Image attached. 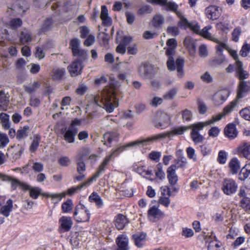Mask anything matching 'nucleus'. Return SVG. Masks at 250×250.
<instances>
[{"mask_svg":"<svg viewBox=\"0 0 250 250\" xmlns=\"http://www.w3.org/2000/svg\"><path fill=\"white\" fill-rule=\"evenodd\" d=\"M92 106L102 107L109 113L113 112L118 106L115 85L111 83L97 95L93 96L91 101L87 105L86 109H89Z\"/></svg>","mask_w":250,"mask_h":250,"instance_id":"obj_1","label":"nucleus"},{"mask_svg":"<svg viewBox=\"0 0 250 250\" xmlns=\"http://www.w3.org/2000/svg\"><path fill=\"white\" fill-rule=\"evenodd\" d=\"M234 105L235 104L232 103L231 104L225 106L223 109L222 113L213 116L211 119L206 122H199L190 125L189 128H192L190 136L192 141L196 144L201 142L203 140V137L199 133V131L202 130L204 127L209 125L220 120L223 117L231 112Z\"/></svg>","mask_w":250,"mask_h":250,"instance_id":"obj_2","label":"nucleus"},{"mask_svg":"<svg viewBox=\"0 0 250 250\" xmlns=\"http://www.w3.org/2000/svg\"><path fill=\"white\" fill-rule=\"evenodd\" d=\"M137 140H136L135 141L127 144L126 145L120 146L116 149L113 150L110 154L108 156H106L104 159L103 162L99 166L97 172L90 179H89V181L91 183L93 180H95L96 178H98L102 173H104L105 172V169L107 167V166L111 161L112 157L117 152H121L127 147H133L137 146H139V144H137Z\"/></svg>","mask_w":250,"mask_h":250,"instance_id":"obj_3","label":"nucleus"},{"mask_svg":"<svg viewBox=\"0 0 250 250\" xmlns=\"http://www.w3.org/2000/svg\"><path fill=\"white\" fill-rule=\"evenodd\" d=\"M189 127L190 126L178 127L173 129L171 131L166 133L157 134L145 139L137 140V144H139V145L142 146H146L152 144L154 142L157 141L158 140L166 137H170L174 135H181L183 134L185 131L189 129Z\"/></svg>","mask_w":250,"mask_h":250,"instance_id":"obj_4","label":"nucleus"},{"mask_svg":"<svg viewBox=\"0 0 250 250\" xmlns=\"http://www.w3.org/2000/svg\"><path fill=\"white\" fill-rule=\"evenodd\" d=\"M90 217V211L86 207L81 204L76 206L74 218L77 222H86L89 221Z\"/></svg>","mask_w":250,"mask_h":250,"instance_id":"obj_5","label":"nucleus"},{"mask_svg":"<svg viewBox=\"0 0 250 250\" xmlns=\"http://www.w3.org/2000/svg\"><path fill=\"white\" fill-rule=\"evenodd\" d=\"M250 91V81H242L240 82L238 90L237 92V97L235 100L232 101L226 106L231 104V103H233L235 104L234 106L232 108V111L234 108L236 106L238 101L243 98L245 96V94Z\"/></svg>","mask_w":250,"mask_h":250,"instance_id":"obj_6","label":"nucleus"},{"mask_svg":"<svg viewBox=\"0 0 250 250\" xmlns=\"http://www.w3.org/2000/svg\"><path fill=\"white\" fill-rule=\"evenodd\" d=\"M170 124V117L165 112L158 113L154 121V126L157 128L164 129Z\"/></svg>","mask_w":250,"mask_h":250,"instance_id":"obj_7","label":"nucleus"},{"mask_svg":"<svg viewBox=\"0 0 250 250\" xmlns=\"http://www.w3.org/2000/svg\"><path fill=\"white\" fill-rule=\"evenodd\" d=\"M237 188L238 186L233 180L225 179L222 184V189L225 194L230 195L236 191Z\"/></svg>","mask_w":250,"mask_h":250,"instance_id":"obj_8","label":"nucleus"},{"mask_svg":"<svg viewBox=\"0 0 250 250\" xmlns=\"http://www.w3.org/2000/svg\"><path fill=\"white\" fill-rule=\"evenodd\" d=\"M148 2L165 6L167 9L175 12L178 16H181V12L178 11V6L174 2H167V0H146Z\"/></svg>","mask_w":250,"mask_h":250,"instance_id":"obj_9","label":"nucleus"},{"mask_svg":"<svg viewBox=\"0 0 250 250\" xmlns=\"http://www.w3.org/2000/svg\"><path fill=\"white\" fill-rule=\"evenodd\" d=\"M221 8L216 5H209L205 10L206 16L209 20H216L221 14Z\"/></svg>","mask_w":250,"mask_h":250,"instance_id":"obj_10","label":"nucleus"},{"mask_svg":"<svg viewBox=\"0 0 250 250\" xmlns=\"http://www.w3.org/2000/svg\"><path fill=\"white\" fill-rule=\"evenodd\" d=\"M83 67L82 61L76 59L68 66V70L71 76H76L81 74Z\"/></svg>","mask_w":250,"mask_h":250,"instance_id":"obj_11","label":"nucleus"},{"mask_svg":"<svg viewBox=\"0 0 250 250\" xmlns=\"http://www.w3.org/2000/svg\"><path fill=\"white\" fill-rule=\"evenodd\" d=\"M180 18V20L178 22L179 25L185 29L190 28L195 32H198L199 31V25L193 22H189L187 19L183 16L181 13V16H178Z\"/></svg>","mask_w":250,"mask_h":250,"instance_id":"obj_12","label":"nucleus"},{"mask_svg":"<svg viewBox=\"0 0 250 250\" xmlns=\"http://www.w3.org/2000/svg\"><path fill=\"white\" fill-rule=\"evenodd\" d=\"M229 93L226 90H220L214 94L212 100L216 105L222 104L228 98Z\"/></svg>","mask_w":250,"mask_h":250,"instance_id":"obj_13","label":"nucleus"},{"mask_svg":"<svg viewBox=\"0 0 250 250\" xmlns=\"http://www.w3.org/2000/svg\"><path fill=\"white\" fill-rule=\"evenodd\" d=\"M175 48L168 47L166 50V54L168 57V60L167 62V67L169 71H174L175 69L174 63V59L173 56L175 53Z\"/></svg>","mask_w":250,"mask_h":250,"instance_id":"obj_14","label":"nucleus"},{"mask_svg":"<svg viewBox=\"0 0 250 250\" xmlns=\"http://www.w3.org/2000/svg\"><path fill=\"white\" fill-rule=\"evenodd\" d=\"M177 166L176 165H172L167 169V177L169 183L171 185H175L178 180V176L176 173Z\"/></svg>","mask_w":250,"mask_h":250,"instance_id":"obj_15","label":"nucleus"},{"mask_svg":"<svg viewBox=\"0 0 250 250\" xmlns=\"http://www.w3.org/2000/svg\"><path fill=\"white\" fill-rule=\"evenodd\" d=\"M163 216V213L160 211L158 208L153 206L150 208L148 210V217L152 222H155Z\"/></svg>","mask_w":250,"mask_h":250,"instance_id":"obj_16","label":"nucleus"},{"mask_svg":"<svg viewBox=\"0 0 250 250\" xmlns=\"http://www.w3.org/2000/svg\"><path fill=\"white\" fill-rule=\"evenodd\" d=\"M60 227L64 231H69L72 226L73 221L70 217L62 216L59 219Z\"/></svg>","mask_w":250,"mask_h":250,"instance_id":"obj_17","label":"nucleus"},{"mask_svg":"<svg viewBox=\"0 0 250 250\" xmlns=\"http://www.w3.org/2000/svg\"><path fill=\"white\" fill-rule=\"evenodd\" d=\"M238 153L246 159L250 160V144L247 142L242 143L238 147Z\"/></svg>","mask_w":250,"mask_h":250,"instance_id":"obj_18","label":"nucleus"},{"mask_svg":"<svg viewBox=\"0 0 250 250\" xmlns=\"http://www.w3.org/2000/svg\"><path fill=\"white\" fill-rule=\"evenodd\" d=\"M222 246V242L212 233L208 239V250H219Z\"/></svg>","mask_w":250,"mask_h":250,"instance_id":"obj_19","label":"nucleus"},{"mask_svg":"<svg viewBox=\"0 0 250 250\" xmlns=\"http://www.w3.org/2000/svg\"><path fill=\"white\" fill-rule=\"evenodd\" d=\"M100 18L102 20L103 24L104 26H109L111 25L112 20L108 16L107 8L104 5L102 6Z\"/></svg>","mask_w":250,"mask_h":250,"instance_id":"obj_20","label":"nucleus"},{"mask_svg":"<svg viewBox=\"0 0 250 250\" xmlns=\"http://www.w3.org/2000/svg\"><path fill=\"white\" fill-rule=\"evenodd\" d=\"M7 182L11 183V187L13 190L16 189L18 187L20 188L21 189L24 190H27L29 189L28 185L12 177H11V179Z\"/></svg>","mask_w":250,"mask_h":250,"instance_id":"obj_21","label":"nucleus"},{"mask_svg":"<svg viewBox=\"0 0 250 250\" xmlns=\"http://www.w3.org/2000/svg\"><path fill=\"white\" fill-rule=\"evenodd\" d=\"M116 243L118 247L116 250H128V239L125 235L118 236Z\"/></svg>","mask_w":250,"mask_h":250,"instance_id":"obj_22","label":"nucleus"},{"mask_svg":"<svg viewBox=\"0 0 250 250\" xmlns=\"http://www.w3.org/2000/svg\"><path fill=\"white\" fill-rule=\"evenodd\" d=\"M127 223L128 221L126 216L123 214L118 215L115 219V225L119 230L123 229Z\"/></svg>","mask_w":250,"mask_h":250,"instance_id":"obj_23","label":"nucleus"},{"mask_svg":"<svg viewBox=\"0 0 250 250\" xmlns=\"http://www.w3.org/2000/svg\"><path fill=\"white\" fill-rule=\"evenodd\" d=\"M41 83L37 81H34L23 86L24 90L28 94H31L35 92L40 87Z\"/></svg>","mask_w":250,"mask_h":250,"instance_id":"obj_24","label":"nucleus"},{"mask_svg":"<svg viewBox=\"0 0 250 250\" xmlns=\"http://www.w3.org/2000/svg\"><path fill=\"white\" fill-rule=\"evenodd\" d=\"M211 26L210 25L205 27L201 31L200 30L197 33H199L203 37L210 41H212L215 42H219V40L215 38L214 36H212L211 34L208 32V30L210 29Z\"/></svg>","mask_w":250,"mask_h":250,"instance_id":"obj_25","label":"nucleus"},{"mask_svg":"<svg viewBox=\"0 0 250 250\" xmlns=\"http://www.w3.org/2000/svg\"><path fill=\"white\" fill-rule=\"evenodd\" d=\"M224 132L225 135L231 139L236 137L237 135L235 126L233 124L228 125L225 128Z\"/></svg>","mask_w":250,"mask_h":250,"instance_id":"obj_26","label":"nucleus"},{"mask_svg":"<svg viewBox=\"0 0 250 250\" xmlns=\"http://www.w3.org/2000/svg\"><path fill=\"white\" fill-rule=\"evenodd\" d=\"M12 208L13 201L11 199H9L7 201L6 205L1 207L0 212L1 214L7 217L9 216Z\"/></svg>","mask_w":250,"mask_h":250,"instance_id":"obj_27","label":"nucleus"},{"mask_svg":"<svg viewBox=\"0 0 250 250\" xmlns=\"http://www.w3.org/2000/svg\"><path fill=\"white\" fill-rule=\"evenodd\" d=\"M146 237V233H137L133 235L135 244L138 247H142L145 242Z\"/></svg>","mask_w":250,"mask_h":250,"instance_id":"obj_28","label":"nucleus"},{"mask_svg":"<svg viewBox=\"0 0 250 250\" xmlns=\"http://www.w3.org/2000/svg\"><path fill=\"white\" fill-rule=\"evenodd\" d=\"M78 130H72L70 128L64 133L63 138L68 143H73L75 141V136L76 135Z\"/></svg>","mask_w":250,"mask_h":250,"instance_id":"obj_29","label":"nucleus"},{"mask_svg":"<svg viewBox=\"0 0 250 250\" xmlns=\"http://www.w3.org/2000/svg\"><path fill=\"white\" fill-rule=\"evenodd\" d=\"M242 66L243 63L242 62H237V65H236V71L238 74V77L241 81L249 77L248 73L246 71L243 70Z\"/></svg>","mask_w":250,"mask_h":250,"instance_id":"obj_30","label":"nucleus"},{"mask_svg":"<svg viewBox=\"0 0 250 250\" xmlns=\"http://www.w3.org/2000/svg\"><path fill=\"white\" fill-rule=\"evenodd\" d=\"M20 41L22 44L26 42H31L32 41L31 33L27 30L24 29L20 34Z\"/></svg>","mask_w":250,"mask_h":250,"instance_id":"obj_31","label":"nucleus"},{"mask_svg":"<svg viewBox=\"0 0 250 250\" xmlns=\"http://www.w3.org/2000/svg\"><path fill=\"white\" fill-rule=\"evenodd\" d=\"M229 167L232 174H236L240 168V162L236 158L231 159L229 164Z\"/></svg>","mask_w":250,"mask_h":250,"instance_id":"obj_32","label":"nucleus"},{"mask_svg":"<svg viewBox=\"0 0 250 250\" xmlns=\"http://www.w3.org/2000/svg\"><path fill=\"white\" fill-rule=\"evenodd\" d=\"M0 121L2 127L4 129H8L9 128V127H10V123L9 121V116L8 114L5 113H0Z\"/></svg>","mask_w":250,"mask_h":250,"instance_id":"obj_33","label":"nucleus"},{"mask_svg":"<svg viewBox=\"0 0 250 250\" xmlns=\"http://www.w3.org/2000/svg\"><path fill=\"white\" fill-rule=\"evenodd\" d=\"M41 137L39 135H35L33 137V140L29 146V150L31 152H35L39 147V144L41 142Z\"/></svg>","mask_w":250,"mask_h":250,"instance_id":"obj_34","label":"nucleus"},{"mask_svg":"<svg viewBox=\"0 0 250 250\" xmlns=\"http://www.w3.org/2000/svg\"><path fill=\"white\" fill-rule=\"evenodd\" d=\"M91 184L90 181H87L85 182H84L81 185H79L76 187H72L69 188L67 190V192H66V194H68L69 195L72 196L74 193H75L78 190H81L83 188L88 186Z\"/></svg>","mask_w":250,"mask_h":250,"instance_id":"obj_35","label":"nucleus"},{"mask_svg":"<svg viewBox=\"0 0 250 250\" xmlns=\"http://www.w3.org/2000/svg\"><path fill=\"white\" fill-rule=\"evenodd\" d=\"M184 65V61L182 59H177L176 61V70L177 75L179 77H182L184 75L183 67Z\"/></svg>","mask_w":250,"mask_h":250,"instance_id":"obj_36","label":"nucleus"},{"mask_svg":"<svg viewBox=\"0 0 250 250\" xmlns=\"http://www.w3.org/2000/svg\"><path fill=\"white\" fill-rule=\"evenodd\" d=\"M178 91V89L176 87H173L170 89L163 95L164 99L167 100H173L176 96Z\"/></svg>","mask_w":250,"mask_h":250,"instance_id":"obj_37","label":"nucleus"},{"mask_svg":"<svg viewBox=\"0 0 250 250\" xmlns=\"http://www.w3.org/2000/svg\"><path fill=\"white\" fill-rule=\"evenodd\" d=\"M73 208L72 201L70 199L67 200L62 205V211L63 213H69L71 211Z\"/></svg>","mask_w":250,"mask_h":250,"instance_id":"obj_38","label":"nucleus"},{"mask_svg":"<svg viewBox=\"0 0 250 250\" xmlns=\"http://www.w3.org/2000/svg\"><path fill=\"white\" fill-rule=\"evenodd\" d=\"M164 18L162 16L157 14L154 16L152 20V24L155 27L158 28L164 24Z\"/></svg>","mask_w":250,"mask_h":250,"instance_id":"obj_39","label":"nucleus"},{"mask_svg":"<svg viewBox=\"0 0 250 250\" xmlns=\"http://www.w3.org/2000/svg\"><path fill=\"white\" fill-rule=\"evenodd\" d=\"M29 127L28 126H24L23 128L19 129L18 131L17 134V138L18 140H21L26 137L29 132Z\"/></svg>","mask_w":250,"mask_h":250,"instance_id":"obj_40","label":"nucleus"},{"mask_svg":"<svg viewBox=\"0 0 250 250\" xmlns=\"http://www.w3.org/2000/svg\"><path fill=\"white\" fill-rule=\"evenodd\" d=\"M90 151L89 148L86 147H83L79 150L76 158L77 159H81V160H83L84 158L88 157Z\"/></svg>","mask_w":250,"mask_h":250,"instance_id":"obj_41","label":"nucleus"},{"mask_svg":"<svg viewBox=\"0 0 250 250\" xmlns=\"http://www.w3.org/2000/svg\"><path fill=\"white\" fill-rule=\"evenodd\" d=\"M89 201L95 202L97 206L101 207L103 205V202L100 196L96 192L92 193L89 197Z\"/></svg>","mask_w":250,"mask_h":250,"instance_id":"obj_42","label":"nucleus"},{"mask_svg":"<svg viewBox=\"0 0 250 250\" xmlns=\"http://www.w3.org/2000/svg\"><path fill=\"white\" fill-rule=\"evenodd\" d=\"M116 135L115 133H107L104 135V140H102V142H104V145L110 147V144L114 140Z\"/></svg>","mask_w":250,"mask_h":250,"instance_id":"obj_43","label":"nucleus"},{"mask_svg":"<svg viewBox=\"0 0 250 250\" xmlns=\"http://www.w3.org/2000/svg\"><path fill=\"white\" fill-rule=\"evenodd\" d=\"M27 190H29L30 196L34 199L38 198L39 196L41 194L42 189L38 187L30 188L29 186V189Z\"/></svg>","mask_w":250,"mask_h":250,"instance_id":"obj_44","label":"nucleus"},{"mask_svg":"<svg viewBox=\"0 0 250 250\" xmlns=\"http://www.w3.org/2000/svg\"><path fill=\"white\" fill-rule=\"evenodd\" d=\"M53 78L56 80H60L62 78L65 73L64 68L54 69L53 70Z\"/></svg>","mask_w":250,"mask_h":250,"instance_id":"obj_45","label":"nucleus"},{"mask_svg":"<svg viewBox=\"0 0 250 250\" xmlns=\"http://www.w3.org/2000/svg\"><path fill=\"white\" fill-rule=\"evenodd\" d=\"M77 171L79 174L83 173L86 170V167L83 160L77 159Z\"/></svg>","mask_w":250,"mask_h":250,"instance_id":"obj_46","label":"nucleus"},{"mask_svg":"<svg viewBox=\"0 0 250 250\" xmlns=\"http://www.w3.org/2000/svg\"><path fill=\"white\" fill-rule=\"evenodd\" d=\"M22 21L20 18L12 19L9 23V25L12 29H16L22 25Z\"/></svg>","mask_w":250,"mask_h":250,"instance_id":"obj_47","label":"nucleus"},{"mask_svg":"<svg viewBox=\"0 0 250 250\" xmlns=\"http://www.w3.org/2000/svg\"><path fill=\"white\" fill-rule=\"evenodd\" d=\"M53 21L51 19H47L44 21L40 30L41 33H44L49 29L53 25Z\"/></svg>","mask_w":250,"mask_h":250,"instance_id":"obj_48","label":"nucleus"},{"mask_svg":"<svg viewBox=\"0 0 250 250\" xmlns=\"http://www.w3.org/2000/svg\"><path fill=\"white\" fill-rule=\"evenodd\" d=\"M185 46L188 48L190 53L194 54L195 52V46L189 38H186L184 41Z\"/></svg>","mask_w":250,"mask_h":250,"instance_id":"obj_49","label":"nucleus"},{"mask_svg":"<svg viewBox=\"0 0 250 250\" xmlns=\"http://www.w3.org/2000/svg\"><path fill=\"white\" fill-rule=\"evenodd\" d=\"M80 45V40L78 39H73L70 42V48L71 49L72 53L76 52V51L79 49Z\"/></svg>","mask_w":250,"mask_h":250,"instance_id":"obj_50","label":"nucleus"},{"mask_svg":"<svg viewBox=\"0 0 250 250\" xmlns=\"http://www.w3.org/2000/svg\"><path fill=\"white\" fill-rule=\"evenodd\" d=\"M162 169L163 166L161 164H158L155 169L156 176L160 180H163L165 177V174Z\"/></svg>","mask_w":250,"mask_h":250,"instance_id":"obj_51","label":"nucleus"},{"mask_svg":"<svg viewBox=\"0 0 250 250\" xmlns=\"http://www.w3.org/2000/svg\"><path fill=\"white\" fill-rule=\"evenodd\" d=\"M73 54L74 56H76L79 58V59L80 60V59L85 60H86L87 56V52L85 50L81 48L76 51L75 53L73 52Z\"/></svg>","mask_w":250,"mask_h":250,"instance_id":"obj_52","label":"nucleus"},{"mask_svg":"<svg viewBox=\"0 0 250 250\" xmlns=\"http://www.w3.org/2000/svg\"><path fill=\"white\" fill-rule=\"evenodd\" d=\"M46 49L43 46L36 47V57L41 60L43 59L45 56Z\"/></svg>","mask_w":250,"mask_h":250,"instance_id":"obj_53","label":"nucleus"},{"mask_svg":"<svg viewBox=\"0 0 250 250\" xmlns=\"http://www.w3.org/2000/svg\"><path fill=\"white\" fill-rule=\"evenodd\" d=\"M239 114L241 117L246 120L250 121V106L241 110Z\"/></svg>","mask_w":250,"mask_h":250,"instance_id":"obj_54","label":"nucleus"},{"mask_svg":"<svg viewBox=\"0 0 250 250\" xmlns=\"http://www.w3.org/2000/svg\"><path fill=\"white\" fill-rule=\"evenodd\" d=\"M175 162L177 164V165H176L177 168H184L186 167V165L187 164V160L185 157L176 158L175 160Z\"/></svg>","mask_w":250,"mask_h":250,"instance_id":"obj_55","label":"nucleus"},{"mask_svg":"<svg viewBox=\"0 0 250 250\" xmlns=\"http://www.w3.org/2000/svg\"><path fill=\"white\" fill-rule=\"evenodd\" d=\"M9 143V139L6 134L0 133V148L4 147Z\"/></svg>","mask_w":250,"mask_h":250,"instance_id":"obj_56","label":"nucleus"},{"mask_svg":"<svg viewBox=\"0 0 250 250\" xmlns=\"http://www.w3.org/2000/svg\"><path fill=\"white\" fill-rule=\"evenodd\" d=\"M9 102V97L3 92H0V106H6Z\"/></svg>","mask_w":250,"mask_h":250,"instance_id":"obj_57","label":"nucleus"},{"mask_svg":"<svg viewBox=\"0 0 250 250\" xmlns=\"http://www.w3.org/2000/svg\"><path fill=\"white\" fill-rule=\"evenodd\" d=\"M58 163L62 167H67L71 164V160L67 156H63L59 159Z\"/></svg>","mask_w":250,"mask_h":250,"instance_id":"obj_58","label":"nucleus"},{"mask_svg":"<svg viewBox=\"0 0 250 250\" xmlns=\"http://www.w3.org/2000/svg\"><path fill=\"white\" fill-rule=\"evenodd\" d=\"M250 172V170H248L245 167L242 168L239 174V179L241 181L248 179Z\"/></svg>","mask_w":250,"mask_h":250,"instance_id":"obj_59","label":"nucleus"},{"mask_svg":"<svg viewBox=\"0 0 250 250\" xmlns=\"http://www.w3.org/2000/svg\"><path fill=\"white\" fill-rule=\"evenodd\" d=\"M167 33L172 36H176L179 34V30L177 26H168L167 29Z\"/></svg>","mask_w":250,"mask_h":250,"instance_id":"obj_60","label":"nucleus"},{"mask_svg":"<svg viewBox=\"0 0 250 250\" xmlns=\"http://www.w3.org/2000/svg\"><path fill=\"white\" fill-rule=\"evenodd\" d=\"M152 11L151 7L148 5L142 6L138 11V14L140 15L150 13Z\"/></svg>","mask_w":250,"mask_h":250,"instance_id":"obj_61","label":"nucleus"},{"mask_svg":"<svg viewBox=\"0 0 250 250\" xmlns=\"http://www.w3.org/2000/svg\"><path fill=\"white\" fill-rule=\"evenodd\" d=\"M227 160V154L225 151L221 150L218 153L217 161L220 164H224Z\"/></svg>","mask_w":250,"mask_h":250,"instance_id":"obj_62","label":"nucleus"},{"mask_svg":"<svg viewBox=\"0 0 250 250\" xmlns=\"http://www.w3.org/2000/svg\"><path fill=\"white\" fill-rule=\"evenodd\" d=\"M29 69V71L33 74H37L40 70V66L38 64L31 63L27 66Z\"/></svg>","mask_w":250,"mask_h":250,"instance_id":"obj_63","label":"nucleus"},{"mask_svg":"<svg viewBox=\"0 0 250 250\" xmlns=\"http://www.w3.org/2000/svg\"><path fill=\"white\" fill-rule=\"evenodd\" d=\"M241 33V28L238 27L235 28L232 33V39L235 42H237L239 40V37Z\"/></svg>","mask_w":250,"mask_h":250,"instance_id":"obj_64","label":"nucleus"}]
</instances>
